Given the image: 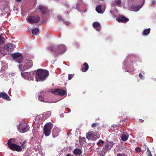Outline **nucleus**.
Instances as JSON below:
<instances>
[{
	"label": "nucleus",
	"instance_id": "f257e3e1",
	"mask_svg": "<svg viewBox=\"0 0 156 156\" xmlns=\"http://www.w3.org/2000/svg\"><path fill=\"white\" fill-rule=\"evenodd\" d=\"M49 49L55 56H57V54H62L66 52L67 48L65 45L62 44L58 45L50 46Z\"/></svg>",
	"mask_w": 156,
	"mask_h": 156
},
{
	"label": "nucleus",
	"instance_id": "f03ea898",
	"mask_svg": "<svg viewBox=\"0 0 156 156\" xmlns=\"http://www.w3.org/2000/svg\"><path fill=\"white\" fill-rule=\"evenodd\" d=\"M48 75L49 72L47 70L38 69L36 73V80L37 82L44 81Z\"/></svg>",
	"mask_w": 156,
	"mask_h": 156
},
{
	"label": "nucleus",
	"instance_id": "7ed1b4c3",
	"mask_svg": "<svg viewBox=\"0 0 156 156\" xmlns=\"http://www.w3.org/2000/svg\"><path fill=\"white\" fill-rule=\"evenodd\" d=\"M13 140V139L12 138L8 140L7 144L9 148L13 151H21L22 148L21 147L11 142Z\"/></svg>",
	"mask_w": 156,
	"mask_h": 156
},
{
	"label": "nucleus",
	"instance_id": "20e7f679",
	"mask_svg": "<svg viewBox=\"0 0 156 156\" xmlns=\"http://www.w3.org/2000/svg\"><path fill=\"white\" fill-rule=\"evenodd\" d=\"M33 66L31 60L27 59L25 61V63L20 66V68L21 70H25L31 68Z\"/></svg>",
	"mask_w": 156,
	"mask_h": 156
},
{
	"label": "nucleus",
	"instance_id": "39448f33",
	"mask_svg": "<svg viewBox=\"0 0 156 156\" xmlns=\"http://www.w3.org/2000/svg\"><path fill=\"white\" fill-rule=\"evenodd\" d=\"M29 129V126L26 122L20 123L17 127L18 130L21 133H24L27 131Z\"/></svg>",
	"mask_w": 156,
	"mask_h": 156
},
{
	"label": "nucleus",
	"instance_id": "423d86ee",
	"mask_svg": "<svg viewBox=\"0 0 156 156\" xmlns=\"http://www.w3.org/2000/svg\"><path fill=\"white\" fill-rule=\"evenodd\" d=\"M21 75L25 79L28 80H33V76H34V73L32 72H24L21 73Z\"/></svg>",
	"mask_w": 156,
	"mask_h": 156
},
{
	"label": "nucleus",
	"instance_id": "0eeeda50",
	"mask_svg": "<svg viewBox=\"0 0 156 156\" xmlns=\"http://www.w3.org/2000/svg\"><path fill=\"white\" fill-rule=\"evenodd\" d=\"M11 56L16 62L20 63L23 61V57L22 56L21 54L20 53H16L12 54Z\"/></svg>",
	"mask_w": 156,
	"mask_h": 156
},
{
	"label": "nucleus",
	"instance_id": "6e6552de",
	"mask_svg": "<svg viewBox=\"0 0 156 156\" xmlns=\"http://www.w3.org/2000/svg\"><path fill=\"white\" fill-rule=\"evenodd\" d=\"M27 21L30 23H38L40 20V18L38 16H31L29 17L28 19H27Z\"/></svg>",
	"mask_w": 156,
	"mask_h": 156
},
{
	"label": "nucleus",
	"instance_id": "1a4fd4ad",
	"mask_svg": "<svg viewBox=\"0 0 156 156\" xmlns=\"http://www.w3.org/2000/svg\"><path fill=\"white\" fill-rule=\"evenodd\" d=\"M52 92L54 94L63 96L66 94V92L64 90L60 89L53 90Z\"/></svg>",
	"mask_w": 156,
	"mask_h": 156
},
{
	"label": "nucleus",
	"instance_id": "9d476101",
	"mask_svg": "<svg viewBox=\"0 0 156 156\" xmlns=\"http://www.w3.org/2000/svg\"><path fill=\"white\" fill-rule=\"evenodd\" d=\"M15 48V45L11 43L6 44L4 47V49L8 51H13Z\"/></svg>",
	"mask_w": 156,
	"mask_h": 156
},
{
	"label": "nucleus",
	"instance_id": "9b49d317",
	"mask_svg": "<svg viewBox=\"0 0 156 156\" xmlns=\"http://www.w3.org/2000/svg\"><path fill=\"white\" fill-rule=\"evenodd\" d=\"M113 145V143L112 142L107 143L104 147V149L106 151L110 150Z\"/></svg>",
	"mask_w": 156,
	"mask_h": 156
},
{
	"label": "nucleus",
	"instance_id": "f8f14e48",
	"mask_svg": "<svg viewBox=\"0 0 156 156\" xmlns=\"http://www.w3.org/2000/svg\"><path fill=\"white\" fill-rule=\"evenodd\" d=\"M142 5L140 6L139 5H133L131 6L130 10L133 11H137L142 7Z\"/></svg>",
	"mask_w": 156,
	"mask_h": 156
},
{
	"label": "nucleus",
	"instance_id": "ddd939ff",
	"mask_svg": "<svg viewBox=\"0 0 156 156\" xmlns=\"http://www.w3.org/2000/svg\"><path fill=\"white\" fill-rule=\"evenodd\" d=\"M93 26L97 31H99L101 30V26L99 23L94 22L93 23Z\"/></svg>",
	"mask_w": 156,
	"mask_h": 156
},
{
	"label": "nucleus",
	"instance_id": "4468645a",
	"mask_svg": "<svg viewBox=\"0 0 156 156\" xmlns=\"http://www.w3.org/2000/svg\"><path fill=\"white\" fill-rule=\"evenodd\" d=\"M1 98L5 99L8 101L10 100V97L5 93H0V98Z\"/></svg>",
	"mask_w": 156,
	"mask_h": 156
},
{
	"label": "nucleus",
	"instance_id": "2eb2a0df",
	"mask_svg": "<svg viewBox=\"0 0 156 156\" xmlns=\"http://www.w3.org/2000/svg\"><path fill=\"white\" fill-rule=\"evenodd\" d=\"M53 127V124L51 122H49L47 123L45 125L44 129H47L51 130Z\"/></svg>",
	"mask_w": 156,
	"mask_h": 156
},
{
	"label": "nucleus",
	"instance_id": "dca6fc26",
	"mask_svg": "<svg viewBox=\"0 0 156 156\" xmlns=\"http://www.w3.org/2000/svg\"><path fill=\"white\" fill-rule=\"evenodd\" d=\"M82 150L79 149H75L73 151V154L76 155H80L82 153Z\"/></svg>",
	"mask_w": 156,
	"mask_h": 156
},
{
	"label": "nucleus",
	"instance_id": "f3484780",
	"mask_svg": "<svg viewBox=\"0 0 156 156\" xmlns=\"http://www.w3.org/2000/svg\"><path fill=\"white\" fill-rule=\"evenodd\" d=\"M129 20V19L124 16L120 17L117 20L119 22H122L124 23L127 22Z\"/></svg>",
	"mask_w": 156,
	"mask_h": 156
},
{
	"label": "nucleus",
	"instance_id": "a211bd4d",
	"mask_svg": "<svg viewBox=\"0 0 156 156\" xmlns=\"http://www.w3.org/2000/svg\"><path fill=\"white\" fill-rule=\"evenodd\" d=\"M96 10L99 13H103L105 11L104 10L101 9V5H98L96 7Z\"/></svg>",
	"mask_w": 156,
	"mask_h": 156
},
{
	"label": "nucleus",
	"instance_id": "6ab92c4d",
	"mask_svg": "<svg viewBox=\"0 0 156 156\" xmlns=\"http://www.w3.org/2000/svg\"><path fill=\"white\" fill-rule=\"evenodd\" d=\"M89 66L88 64L87 63L85 62L83 64V67L82 68V70L83 72H85L87 70Z\"/></svg>",
	"mask_w": 156,
	"mask_h": 156
},
{
	"label": "nucleus",
	"instance_id": "aec40b11",
	"mask_svg": "<svg viewBox=\"0 0 156 156\" xmlns=\"http://www.w3.org/2000/svg\"><path fill=\"white\" fill-rule=\"evenodd\" d=\"M58 134L59 131L58 129L57 128L54 129L52 131V134L53 137H56L58 135Z\"/></svg>",
	"mask_w": 156,
	"mask_h": 156
},
{
	"label": "nucleus",
	"instance_id": "412c9836",
	"mask_svg": "<svg viewBox=\"0 0 156 156\" xmlns=\"http://www.w3.org/2000/svg\"><path fill=\"white\" fill-rule=\"evenodd\" d=\"M129 137L128 134H122L121 136L122 140L124 141H125L128 140Z\"/></svg>",
	"mask_w": 156,
	"mask_h": 156
},
{
	"label": "nucleus",
	"instance_id": "4be33fe9",
	"mask_svg": "<svg viewBox=\"0 0 156 156\" xmlns=\"http://www.w3.org/2000/svg\"><path fill=\"white\" fill-rule=\"evenodd\" d=\"M44 133L46 136H49L51 132V130L48 129H43Z\"/></svg>",
	"mask_w": 156,
	"mask_h": 156
},
{
	"label": "nucleus",
	"instance_id": "5701e85b",
	"mask_svg": "<svg viewBox=\"0 0 156 156\" xmlns=\"http://www.w3.org/2000/svg\"><path fill=\"white\" fill-rule=\"evenodd\" d=\"M151 29L150 28L146 29L144 30L143 32V35H147L150 32Z\"/></svg>",
	"mask_w": 156,
	"mask_h": 156
},
{
	"label": "nucleus",
	"instance_id": "b1692460",
	"mask_svg": "<svg viewBox=\"0 0 156 156\" xmlns=\"http://www.w3.org/2000/svg\"><path fill=\"white\" fill-rule=\"evenodd\" d=\"M39 32V29L38 28H35L33 29L32 31V33L34 35H36Z\"/></svg>",
	"mask_w": 156,
	"mask_h": 156
},
{
	"label": "nucleus",
	"instance_id": "393cba45",
	"mask_svg": "<svg viewBox=\"0 0 156 156\" xmlns=\"http://www.w3.org/2000/svg\"><path fill=\"white\" fill-rule=\"evenodd\" d=\"M121 2L119 0H116L114 2V4L117 5V6H119L121 4Z\"/></svg>",
	"mask_w": 156,
	"mask_h": 156
},
{
	"label": "nucleus",
	"instance_id": "a878e982",
	"mask_svg": "<svg viewBox=\"0 0 156 156\" xmlns=\"http://www.w3.org/2000/svg\"><path fill=\"white\" fill-rule=\"evenodd\" d=\"M92 134V132H91L90 133H88L86 134V138L88 140L90 139L91 136Z\"/></svg>",
	"mask_w": 156,
	"mask_h": 156
},
{
	"label": "nucleus",
	"instance_id": "bb28decb",
	"mask_svg": "<svg viewBox=\"0 0 156 156\" xmlns=\"http://www.w3.org/2000/svg\"><path fill=\"white\" fill-rule=\"evenodd\" d=\"M104 143V141L103 140H100L97 143V144L99 146H101V144H103Z\"/></svg>",
	"mask_w": 156,
	"mask_h": 156
},
{
	"label": "nucleus",
	"instance_id": "cd10ccee",
	"mask_svg": "<svg viewBox=\"0 0 156 156\" xmlns=\"http://www.w3.org/2000/svg\"><path fill=\"white\" fill-rule=\"evenodd\" d=\"M145 149L147 150V154H149L151 155V152L149 150L148 147L147 146H145Z\"/></svg>",
	"mask_w": 156,
	"mask_h": 156
},
{
	"label": "nucleus",
	"instance_id": "c85d7f7f",
	"mask_svg": "<svg viewBox=\"0 0 156 156\" xmlns=\"http://www.w3.org/2000/svg\"><path fill=\"white\" fill-rule=\"evenodd\" d=\"M135 151L137 152H140L141 151V148L138 147H136L135 149Z\"/></svg>",
	"mask_w": 156,
	"mask_h": 156
},
{
	"label": "nucleus",
	"instance_id": "c756f323",
	"mask_svg": "<svg viewBox=\"0 0 156 156\" xmlns=\"http://www.w3.org/2000/svg\"><path fill=\"white\" fill-rule=\"evenodd\" d=\"M27 143V141L25 140L21 146L23 148H24L25 147L26 145V143Z\"/></svg>",
	"mask_w": 156,
	"mask_h": 156
},
{
	"label": "nucleus",
	"instance_id": "7c9ffc66",
	"mask_svg": "<svg viewBox=\"0 0 156 156\" xmlns=\"http://www.w3.org/2000/svg\"><path fill=\"white\" fill-rule=\"evenodd\" d=\"M38 99L40 101H43V98L42 97V96L41 95H39V97H38Z\"/></svg>",
	"mask_w": 156,
	"mask_h": 156
},
{
	"label": "nucleus",
	"instance_id": "2f4dec72",
	"mask_svg": "<svg viewBox=\"0 0 156 156\" xmlns=\"http://www.w3.org/2000/svg\"><path fill=\"white\" fill-rule=\"evenodd\" d=\"M56 19L58 21H60L62 20V17L60 16H58Z\"/></svg>",
	"mask_w": 156,
	"mask_h": 156
},
{
	"label": "nucleus",
	"instance_id": "473e14b6",
	"mask_svg": "<svg viewBox=\"0 0 156 156\" xmlns=\"http://www.w3.org/2000/svg\"><path fill=\"white\" fill-rule=\"evenodd\" d=\"M74 74H69L68 79L69 80H70L74 76Z\"/></svg>",
	"mask_w": 156,
	"mask_h": 156
},
{
	"label": "nucleus",
	"instance_id": "72a5a7b5",
	"mask_svg": "<svg viewBox=\"0 0 156 156\" xmlns=\"http://www.w3.org/2000/svg\"><path fill=\"white\" fill-rule=\"evenodd\" d=\"M4 41V38L0 36V45L3 43Z\"/></svg>",
	"mask_w": 156,
	"mask_h": 156
},
{
	"label": "nucleus",
	"instance_id": "f704fd0d",
	"mask_svg": "<svg viewBox=\"0 0 156 156\" xmlns=\"http://www.w3.org/2000/svg\"><path fill=\"white\" fill-rule=\"evenodd\" d=\"M134 69L133 68H132V69L131 70V69H129V70H127L126 69L125 70L124 69V70L125 71L129 72H133L134 71Z\"/></svg>",
	"mask_w": 156,
	"mask_h": 156
},
{
	"label": "nucleus",
	"instance_id": "c9c22d12",
	"mask_svg": "<svg viewBox=\"0 0 156 156\" xmlns=\"http://www.w3.org/2000/svg\"><path fill=\"white\" fill-rule=\"evenodd\" d=\"M139 76L140 79H141L142 80L144 79V77L143 76L141 73H140L139 74Z\"/></svg>",
	"mask_w": 156,
	"mask_h": 156
},
{
	"label": "nucleus",
	"instance_id": "e433bc0d",
	"mask_svg": "<svg viewBox=\"0 0 156 156\" xmlns=\"http://www.w3.org/2000/svg\"><path fill=\"white\" fill-rule=\"evenodd\" d=\"M44 7L42 5H41L39 6L38 8L41 11L44 9Z\"/></svg>",
	"mask_w": 156,
	"mask_h": 156
},
{
	"label": "nucleus",
	"instance_id": "4c0bfd02",
	"mask_svg": "<svg viewBox=\"0 0 156 156\" xmlns=\"http://www.w3.org/2000/svg\"><path fill=\"white\" fill-rule=\"evenodd\" d=\"M65 24L66 25H67L68 26H70L71 25V23L68 21H66L65 22Z\"/></svg>",
	"mask_w": 156,
	"mask_h": 156
},
{
	"label": "nucleus",
	"instance_id": "58836bf2",
	"mask_svg": "<svg viewBox=\"0 0 156 156\" xmlns=\"http://www.w3.org/2000/svg\"><path fill=\"white\" fill-rule=\"evenodd\" d=\"M98 125V123H93L92 125V127H93V128H94L95 127H96Z\"/></svg>",
	"mask_w": 156,
	"mask_h": 156
},
{
	"label": "nucleus",
	"instance_id": "ea45409f",
	"mask_svg": "<svg viewBox=\"0 0 156 156\" xmlns=\"http://www.w3.org/2000/svg\"><path fill=\"white\" fill-rule=\"evenodd\" d=\"M79 5H80V4H79L78 3L77 5H76V9H77L78 10H79Z\"/></svg>",
	"mask_w": 156,
	"mask_h": 156
},
{
	"label": "nucleus",
	"instance_id": "a19ab883",
	"mask_svg": "<svg viewBox=\"0 0 156 156\" xmlns=\"http://www.w3.org/2000/svg\"><path fill=\"white\" fill-rule=\"evenodd\" d=\"M155 0H152L151 2V4L152 5H155Z\"/></svg>",
	"mask_w": 156,
	"mask_h": 156
},
{
	"label": "nucleus",
	"instance_id": "79ce46f5",
	"mask_svg": "<svg viewBox=\"0 0 156 156\" xmlns=\"http://www.w3.org/2000/svg\"><path fill=\"white\" fill-rule=\"evenodd\" d=\"M42 13L43 14H44L46 13V11L45 10H44V9L42 10H41Z\"/></svg>",
	"mask_w": 156,
	"mask_h": 156
},
{
	"label": "nucleus",
	"instance_id": "37998d69",
	"mask_svg": "<svg viewBox=\"0 0 156 156\" xmlns=\"http://www.w3.org/2000/svg\"><path fill=\"white\" fill-rule=\"evenodd\" d=\"M115 11L116 13H117V15H115V14H113V16L114 17H116V16H117L119 14H118V12L117 10H115Z\"/></svg>",
	"mask_w": 156,
	"mask_h": 156
},
{
	"label": "nucleus",
	"instance_id": "c03bdc74",
	"mask_svg": "<svg viewBox=\"0 0 156 156\" xmlns=\"http://www.w3.org/2000/svg\"><path fill=\"white\" fill-rule=\"evenodd\" d=\"M117 156H123V155L122 154H118L117 155Z\"/></svg>",
	"mask_w": 156,
	"mask_h": 156
},
{
	"label": "nucleus",
	"instance_id": "a18cd8bd",
	"mask_svg": "<svg viewBox=\"0 0 156 156\" xmlns=\"http://www.w3.org/2000/svg\"><path fill=\"white\" fill-rule=\"evenodd\" d=\"M4 68V67H2V68H1L2 70H5V69L6 68V66H5V67L4 68Z\"/></svg>",
	"mask_w": 156,
	"mask_h": 156
},
{
	"label": "nucleus",
	"instance_id": "49530a36",
	"mask_svg": "<svg viewBox=\"0 0 156 156\" xmlns=\"http://www.w3.org/2000/svg\"><path fill=\"white\" fill-rule=\"evenodd\" d=\"M22 0H16V1L17 2H20Z\"/></svg>",
	"mask_w": 156,
	"mask_h": 156
},
{
	"label": "nucleus",
	"instance_id": "de8ad7c7",
	"mask_svg": "<svg viewBox=\"0 0 156 156\" xmlns=\"http://www.w3.org/2000/svg\"><path fill=\"white\" fill-rule=\"evenodd\" d=\"M66 156H71V155L70 154H68L66 155Z\"/></svg>",
	"mask_w": 156,
	"mask_h": 156
},
{
	"label": "nucleus",
	"instance_id": "09e8293b",
	"mask_svg": "<svg viewBox=\"0 0 156 156\" xmlns=\"http://www.w3.org/2000/svg\"><path fill=\"white\" fill-rule=\"evenodd\" d=\"M33 135L34 136H36V133H34V132H33Z\"/></svg>",
	"mask_w": 156,
	"mask_h": 156
},
{
	"label": "nucleus",
	"instance_id": "8fccbe9b",
	"mask_svg": "<svg viewBox=\"0 0 156 156\" xmlns=\"http://www.w3.org/2000/svg\"><path fill=\"white\" fill-rule=\"evenodd\" d=\"M60 116H61V117H62H62H63V114H61V115H60Z\"/></svg>",
	"mask_w": 156,
	"mask_h": 156
},
{
	"label": "nucleus",
	"instance_id": "3c124183",
	"mask_svg": "<svg viewBox=\"0 0 156 156\" xmlns=\"http://www.w3.org/2000/svg\"><path fill=\"white\" fill-rule=\"evenodd\" d=\"M67 109H68V110H69V111H68V112H70V109H68V108H67Z\"/></svg>",
	"mask_w": 156,
	"mask_h": 156
},
{
	"label": "nucleus",
	"instance_id": "603ef678",
	"mask_svg": "<svg viewBox=\"0 0 156 156\" xmlns=\"http://www.w3.org/2000/svg\"><path fill=\"white\" fill-rule=\"evenodd\" d=\"M148 156H152L151 154V155L149 154H148Z\"/></svg>",
	"mask_w": 156,
	"mask_h": 156
},
{
	"label": "nucleus",
	"instance_id": "864d4df0",
	"mask_svg": "<svg viewBox=\"0 0 156 156\" xmlns=\"http://www.w3.org/2000/svg\"><path fill=\"white\" fill-rule=\"evenodd\" d=\"M143 121H144V120H141V122H143Z\"/></svg>",
	"mask_w": 156,
	"mask_h": 156
},
{
	"label": "nucleus",
	"instance_id": "5fc2aeb1",
	"mask_svg": "<svg viewBox=\"0 0 156 156\" xmlns=\"http://www.w3.org/2000/svg\"><path fill=\"white\" fill-rule=\"evenodd\" d=\"M82 139L83 140H84V139H85V138L84 137H83L82 138Z\"/></svg>",
	"mask_w": 156,
	"mask_h": 156
},
{
	"label": "nucleus",
	"instance_id": "6e6d98bb",
	"mask_svg": "<svg viewBox=\"0 0 156 156\" xmlns=\"http://www.w3.org/2000/svg\"><path fill=\"white\" fill-rule=\"evenodd\" d=\"M125 60H125L123 62V64H124L125 65Z\"/></svg>",
	"mask_w": 156,
	"mask_h": 156
},
{
	"label": "nucleus",
	"instance_id": "4d7b16f0",
	"mask_svg": "<svg viewBox=\"0 0 156 156\" xmlns=\"http://www.w3.org/2000/svg\"><path fill=\"white\" fill-rule=\"evenodd\" d=\"M8 75L10 77V74H8Z\"/></svg>",
	"mask_w": 156,
	"mask_h": 156
},
{
	"label": "nucleus",
	"instance_id": "13d9d810",
	"mask_svg": "<svg viewBox=\"0 0 156 156\" xmlns=\"http://www.w3.org/2000/svg\"><path fill=\"white\" fill-rule=\"evenodd\" d=\"M48 113H49V114H50V112H48Z\"/></svg>",
	"mask_w": 156,
	"mask_h": 156
}]
</instances>
